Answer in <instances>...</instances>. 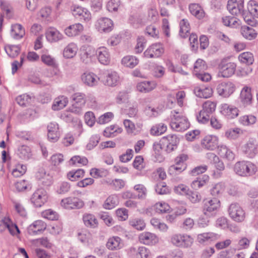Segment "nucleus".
Listing matches in <instances>:
<instances>
[{
	"label": "nucleus",
	"instance_id": "nucleus-1",
	"mask_svg": "<svg viewBox=\"0 0 258 258\" xmlns=\"http://www.w3.org/2000/svg\"><path fill=\"white\" fill-rule=\"evenodd\" d=\"M235 173L241 176H249L254 175L257 171L256 166L252 163L247 161H239L235 163L234 167Z\"/></svg>",
	"mask_w": 258,
	"mask_h": 258
},
{
	"label": "nucleus",
	"instance_id": "nucleus-2",
	"mask_svg": "<svg viewBox=\"0 0 258 258\" xmlns=\"http://www.w3.org/2000/svg\"><path fill=\"white\" fill-rule=\"evenodd\" d=\"M216 107L215 102L209 100L206 101L203 104V109L197 116L198 121L202 123H207L210 119V115L215 111Z\"/></svg>",
	"mask_w": 258,
	"mask_h": 258
},
{
	"label": "nucleus",
	"instance_id": "nucleus-3",
	"mask_svg": "<svg viewBox=\"0 0 258 258\" xmlns=\"http://www.w3.org/2000/svg\"><path fill=\"white\" fill-rule=\"evenodd\" d=\"M171 118L170 125L171 128L177 132H182L187 130L189 126L187 119L177 112H175Z\"/></svg>",
	"mask_w": 258,
	"mask_h": 258
},
{
	"label": "nucleus",
	"instance_id": "nucleus-4",
	"mask_svg": "<svg viewBox=\"0 0 258 258\" xmlns=\"http://www.w3.org/2000/svg\"><path fill=\"white\" fill-rule=\"evenodd\" d=\"M228 213L230 218L235 222H241L245 219V211L237 203H233L230 205Z\"/></svg>",
	"mask_w": 258,
	"mask_h": 258
},
{
	"label": "nucleus",
	"instance_id": "nucleus-5",
	"mask_svg": "<svg viewBox=\"0 0 258 258\" xmlns=\"http://www.w3.org/2000/svg\"><path fill=\"white\" fill-rule=\"evenodd\" d=\"M48 195L46 191L43 188L36 189L31 196V203L36 208L42 206L47 201Z\"/></svg>",
	"mask_w": 258,
	"mask_h": 258
},
{
	"label": "nucleus",
	"instance_id": "nucleus-6",
	"mask_svg": "<svg viewBox=\"0 0 258 258\" xmlns=\"http://www.w3.org/2000/svg\"><path fill=\"white\" fill-rule=\"evenodd\" d=\"M105 85L114 87L119 83V77L116 72L107 71L102 73L98 78Z\"/></svg>",
	"mask_w": 258,
	"mask_h": 258
},
{
	"label": "nucleus",
	"instance_id": "nucleus-7",
	"mask_svg": "<svg viewBox=\"0 0 258 258\" xmlns=\"http://www.w3.org/2000/svg\"><path fill=\"white\" fill-rule=\"evenodd\" d=\"M236 67V64L234 62L222 61L219 66L218 77L229 78L232 76L235 72Z\"/></svg>",
	"mask_w": 258,
	"mask_h": 258
},
{
	"label": "nucleus",
	"instance_id": "nucleus-8",
	"mask_svg": "<svg viewBox=\"0 0 258 258\" xmlns=\"http://www.w3.org/2000/svg\"><path fill=\"white\" fill-rule=\"evenodd\" d=\"M171 243L177 246L188 247L193 243V239L186 234H176L171 238Z\"/></svg>",
	"mask_w": 258,
	"mask_h": 258
},
{
	"label": "nucleus",
	"instance_id": "nucleus-9",
	"mask_svg": "<svg viewBox=\"0 0 258 258\" xmlns=\"http://www.w3.org/2000/svg\"><path fill=\"white\" fill-rule=\"evenodd\" d=\"M235 85L231 82H223L220 83L217 87V92L219 95L228 98L235 91Z\"/></svg>",
	"mask_w": 258,
	"mask_h": 258
},
{
	"label": "nucleus",
	"instance_id": "nucleus-10",
	"mask_svg": "<svg viewBox=\"0 0 258 258\" xmlns=\"http://www.w3.org/2000/svg\"><path fill=\"white\" fill-rule=\"evenodd\" d=\"M164 52L163 45L160 43H154L150 45L144 52L146 58H157L161 56Z\"/></svg>",
	"mask_w": 258,
	"mask_h": 258
},
{
	"label": "nucleus",
	"instance_id": "nucleus-11",
	"mask_svg": "<svg viewBox=\"0 0 258 258\" xmlns=\"http://www.w3.org/2000/svg\"><path fill=\"white\" fill-rule=\"evenodd\" d=\"M243 154L249 158H253L257 153V143L256 140L250 138L241 147Z\"/></svg>",
	"mask_w": 258,
	"mask_h": 258
},
{
	"label": "nucleus",
	"instance_id": "nucleus-12",
	"mask_svg": "<svg viewBox=\"0 0 258 258\" xmlns=\"http://www.w3.org/2000/svg\"><path fill=\"white\" fill-rule=\"evenodd\" d=\"M220 207V201L217 198H213L204 201L203 211L205 215L210 216L214 213Z\"/></svg>",
	"mask_w": 258,
	"mask_h": 258
},
{
	"label": "nucleus",
	"instance_id": "nucleus-13",
	"mask_svg": "<svg viewBox=\"0 0 258 258\" xmlns=\"http://www.w3.org/2000/svg\"><path fill=\"white\" fill-rule=\"evenodd\" d=\"M227 8L232 15L240 16L244 11V0H228Z\"/></svg>",
	"mask_w": 258,
	"mask_h": 258
},
{
	"label": "nucleus",
	"instance_id": "nucleus-14",
	"mask_svg": "<svg viewBox=\"0 0 258 258\" xmlns=\"http://www.w3.org/2000/svg\"><path fill=\"white\" fill-rule=\"evenodd\" d=\"M178 138L175 135H169L163 137L161 142L162 145L165 147L167 152L170 153L173 151L179 143Z\"/></svg>",
	"mask_w": 258,
	"mask_h": 258
},
{
	"label": "nucleus",
	"instance_id": "nucleus-15",
	"mask_svg": "<svg viewBox=\"0 0 258 258\" xmlns=\"http://www.w3.org/2000/svg\"><path fill=\"white\" fill-rule=\"evenodd\" d=\"M239 99L243 107L251 105L253 101L251 88L244 86L241 90Z\"/></svg>",
	"mask_w": 258,
	"mask_h": 258
},
{
	"label": "nucleus",
	"instance_id": "nucleus-16",
	"mask_svg": "<svg viewBox=\"0 0 258 258\" xmlns=\"http://www.w3.org/2000/svg\"><path fill=\"white\" fill-rule=\"evenodd\" d=\"M72 11L73 15L77 18L82 19L85 22H89L91 20V14L86 8L74 6L72 8Z\"/></svg>",
	"mask_w": 258,
	"mask_h": 258
},
{
	"label": "nucleus",
	"instance_id": "nucleus-17",
	"mask_svg": "<svg viewBox=\"0 0 258 258\" xmlns=\"http://www.w3.org/2000/svg\"><path fill=\"white\" fill-rule=\"evenodd\" d=\"M96 29L100 32H109L111 31L113 27L112 20L107 18H101L95 23Z\"/></svg>",
	"mask_w": 258,
	"mask_h": 258
},
{
	"label": "nucleus",
	"instance_id": "nucleus-18",
	"mask_svg": "<svg viewBox=\"0 0 258 258\" xmlns=\"http://www.w3.org/2000/svg\"><path fill=\"white\" fill-rule=\"evenodd\" d=\"M61 205L65 209H73L81 208L83 206L84 204L77 198L68 197L61 200Z\"/></svg>",
	"mask_w": 258,
	"mask_h": 258
},
{
	"label": "nucleus",
	"instance_id": "nucleus-19",
	"mask_svg": "<svg viewBox=\"0 0 258 258\" xmlns=\"http://www.w3.org/2000/svg\"><path fill=\"white\" fill-rule=\"evenodd\" d=\"M47 137L52 142H56L60 137L58 124L55 122H51L47 125Z\"/></svg>",
	"mask_w": 258,
	"mask_h": 258
},
{
	"label": "nucleus",
	"instance_id": "nucleus-20",
	"mask_svg": "<svg viewBox=\"0 0 258 258\" xmlns=\"http://www.w3.org/2000/svg\"><path fill=\"white\" fill-rule=\"evenodd\" d=\"M47 40L50 43L57 42L63 38V35L54 27L48 28L45 33Z\"/></svg>",
	"mask_w": 258,
	"mask_h": 258
},
{
	"label": "nucleus",
	"instance_id": "nucleus-21",
	"mask_svg": "<svg viewBox=\"0 0 258 258\" xmlns=\"http://www.w3.org/2000/svg\"><path fill=\"white\" fill-rule=\"evenodd\" d=\"M218 139L215 136H207L202 141V147L209 150H214L218 147Z\"/></svg>",
	"mask_w": 258,
	"mask_h": 258
},
{
	"label": "nucleus",
	"instance_id": "nucleus-22",
	"mask_svg": "<svg viewBox=\"0 0 258 258\" xmlns=\"http://www.w3.org/2000/svg\"><path fill=\"white\" fill-rule=\"evenodd\" d=\"M221 113L228 118H234L238 115L239 110L234 106L223 104L221 105Z\"/></svg>",
	"mask_w": 258,
	"mask_h": 258
},
{
	"label": "nucleus",
	"instance_id": "nucleus-23",
	"mask_svg": "<svg viewBox=\"0 0 258 258\" xmlns=\"http://www.w3.org/2000/svg\"><path fill=\"white\" fill-rule=\"evenodd\" d=\"M84 27L80 23H75L67 27L64 32L68 37H75L79 35L83 30Z\"/></svg>",
	"mask_w": 258,
	"mask_h": 258
},
{
	"label": "nucleus",
	"instance_id": "nucleus-24",
	"mask_svg": "<svg viewBox=\"0 0 258 258\" xmlns=\"http://www.w3.org/2000/svg\"><path fill=\"white\" fill-rule=\"evenodd\" d=\"M139 240L145 244L153 245L158 242V238L154 234L150 232H144L140 235Z\"/></svg>",
	"mask_w": 258,
	"mask_h": 258
},
{
	"label": "nucleus",
	"instance_id": "nucleus-25",
	"mask_svg": "<svg viewBox=\"0 0 258 258\" xmlns=\"http://www.w3.org/2000/svg\"><path fill=\"white\" fill-rule=\"evenodd\" d=\"M46 228V224L41 220H37L30 225L28 228V232L30 234H37L44 231Z\"/></svg>",
	"mask_w": 258,
	"mask_h": 258
},
{
	"label": "nucleus",
	"instance_id": "nucleus-26",
	"mask_svg": "<svg viewBox=\"0 0 258 258\" xmlns=\"http://www.w3.org/2000/svg\"><path fill=\"white\" fill-rule=\"evenodd\" d=\"M195 94L199 98H210L213 94V90L210 87H196L194 90Z\"/></svg>",
	"mask_w": 258,
	"mask_h": 258
},
{
	"label": "nucleus",
	"instance_id": "nucleus-27",
	"mask_svg": "<svg viewBox=\"0 0 258 258\" xmlns=\"http://www.w3.org/2000/svg\"><path fill=\"white\" fill-rule=\"evenodd\" d=\"M99 61L103 64H107L110 61V55L107 49L105 47L98 48L96 50Z\"/></svg>",
	"mask_w": 258,
	"mask_h": 258
},
{
	"label": "nucleus",
	"instance_id": "nucleus-28",
	"mask_svg": "<svg viewBox=\"0 0 258 258\" xmlns=\"http://www.w3.org/2000/svg\"><path fill=\"white\" fill-rule=\"evenodd\" d=\"M96 75L92 73H84L81 77L83 83L86 85L92 87L97 84L99 80Z\"/></svg>",
	"mask_w": 258,
	"mask_h": 258
},
{
	"label": "nucleus",
	"instance_id": "nucleus-29",
	"mask_svg": "<svg viewBox=\"0 0 258 258\" xmlns=\"http://www.w3.org/2000/svg\"><path fill=\"white\" fill-rule=\"evenodd\" d=\"M11 36L15 39L22 38L25 34L24 28L19 24H15L11 26Z\"/></svg>",
	"mask_w": 258,
	"mask_h": 258
},
{
	"label": "nucleus",
	"instance_id": "nucleus-30",
	"mask_svg": "<svg viewBox=\"0 0 258 258\" xmlns=\"http://www.w3.org/2000/svg\"><path fill=\"white\" fill-rule=\"evenodd\" d=\"M94 49L89 46L82 49L80 53L81 61L85 63H89L91 61V57L94 55Z\"/></svg>",
	"mask_w": 258,
	"mask_h": 258
},
{
	"label": "nucleus",
	"instance_id": "nucleus-31",
	"mask_svg": "<svg viewBox=\"0 0 258 258\" xmlns=\"http://www.w3.org/2000/svg\"><path fill=\"white\" fill-rule=\"evenodd\" d=\"M156 83L154 81H144L139 83L137 85V90L141 92H148L156 87Z\"/></svg>",
	"mask_w": 258,
	"mask_h": 258
},
{
	"label": "nucleus",
	"instance_id": "nucleus-32",
	"mask_svg": "<svg viewBox=\"0 0 258 258\" xmlns=\"http://www.w3.org/2000/svg\"><path fill=\"white\" fill-rule=\"evenodd\" d=\"M240 33L244 38L249 40L255 39L257 36V33L252 27L246 26L241 27Z\"/></svg>",
	"mask_w": 258,
	"mask_h": 258
},
{
	"label": "nucleus",
	"instance_id": "nucleus-33",
	"mask_svg": "<svg viewBox=\"0 0 258 258\" xmlns=\"http://www.w3.org/2000/svg\"><path fill=\"white\" fill-rule=\"evenodd\" d=\"M2 223L8 229L12 235H16L20 233V230L17 225L14 224L9 217H5L2 220Z\"/></svg>",
	"mask_w": 258,
	"mask_h": 258
},
{
	"label": "nucleus",
	"instance_id": "nucleus-34",
	"mask_svg": "<svg viewBox=\"0 0 258 258\" xmlns=\"http://www.w3.org/2000/svg\"><path fill=\"white\" fill-rule=\"evenodd\" d=\"M189 10L193 16L199 19H201L205 16V12L199 4H191L189 5Z\"/></svg>",
	"mask_w": 258,
	"mask_h": 258
},
{
	"label": "nucleus",
	"instance_id": "nucleus-35",
	"mask_svg": "<svg viewBox=\"0 0 258 258\" xmlns=\"http://www.w3.org/2000/svg\"><path fill=\"white\" fill-rule=\"evenodd\" d=\"M68 103V99L64 96H59L54 100L52 106L53 110H59L63 108Z\"/></svg>",
	"mask_w": 258,
	"mask_h": 258
},
{
	"label": "nucleus",
	"instance_id": "nucleus-36",
	"mask_svg": "<svg viewBox=\"0 0 258 258\" xmlns=\"http://www.w3.org/2000/svg\"><path fill=\"white\" fill-rule=\"evenodd\" d=\"M78 46L74 43L69 44L64 49L63 54L67 58H73L75 56L78 51Z\"/></svg>",
	"mask_w": 258,
	"mask_h": 258
},
{
	"label": "nucleus",
	"instance_id": "nucleus-37",
	"mask_svg": "<svg viewBox=\"0 0 258 258\" xmlns=\"http://www.w3.org/2000/svg\"><path fill=\"white\" fill-rule=\"evenodd\" d=\"M225 186L222 182H219L213 185L210 189V194L214 198H218L222 196L224 191Z\"/></svg>",
	"mask_w": 258,
	"mask_h": 258
},
{
	"label": "nucleus",
	"instance_id": "nucleus-38",
	"mask_svg": "<svg viewBox=\"0 0 258 258\" xmlns=\"http://www.w3.org/2000/svg\"><path fill=\"white\" fill-rule=\"evenodd\" d=\"M84 224L88 227L95 228L98 225V221L95 216L91 214H85L83 217Z\"/></svg>",
	"mask_w": 258,
	"mask_h": 258
},
{
	"label": "nucleus",
	"instance_id": "nucleus-39",
	"mask_svg": "<svg viewBox=\"0 0 258 258\" xmlns=\"http://www.w3.org/2000/svg\"><path fill=\"white\" fill-rule=\"evenodd\" d=\"M121 128L117 125H112L106 127L103 132L104 136L108 138L114 137L122 132Z\"/></svg>",
	"mask_w": 258,
	"mask_h": 258
},
{
	"label": "nucleus",
	"instance_id": "nucleus-40",
	"mask_svg": "<svg viewBox=\"0 0 258 258\" xmlns=\"http://www.w3.org/2000/svg\"><path fill=\"white\" fill-rule=\"evenodd\" d=\"M118 203V196L116 195H112L105 200L103 207L106 209L110 210L115 207Z\"/></svg>",
	"mask_w": 258,
	"mask_h": 258
},
{
	"label": "nucleus",
	"instance_id": "nucleus-41",
	"mask_svg": "<svg viewBox=\"0 0 258 258\" xmlns=\"http://www.w3.org/2000/svg\"><path fill=\"white\" fill-rule=\"evenodd\" d=\"M122 64L126 67L133 68L139 63V59L135 56L127 55L121 60Z\"/></svg>",
	"mask_w": 258,
	"mask_h": 258
},
{
	"label": "nucleus",
	"instance_id": "nucleus-42",
	"mask_svg": "<svg viewBox=\"0 0 258 258\" xmlns=\"http://www.w3.org/2000/svg\"><path fill=\"white\" fill-rule=\"evenodd\" d=\"M219 154L224 159L232 161L235 158L234 154L226 146H220L219 150Z\"/></svg>",
	"mask_w": 258,
	"mask_h": 258
},
{
	"label": "nucleus",
	"instance_id": "nucleus-43",
	"mask_svg": "<svg viewBox=\"0 0 258 258\" xmlns=\"http://www.w3.org/2000/svg\"><path fill=\"white\" fill-rule=\"evenodd\" d=\"M5 50L10 57L14 58L19 54L21 48L19 45L6 44Z\"/></svg>",
	"mask_w": 258,
	"mask_h": 258
},
{
	"label": "nucleus",
	"instance_id": "nucleus-44",
	"mask_svg": "<svg viewBox=\"0 0 258 258\" xmlns=\"http://www.w3.org/2000/svg\"><path fill=\"white\" fill-rule=\"evenodd\" d=\"M208 67L206 62L201 59H198L195 62L194 67V74L195 75L204 72Z\"/></svg>",
	"mask_w": 258,
	"mask_h": 258
},
{
	"label": "nucleus",
	"instance_id": "nucleus-45",
	"mask_svg": "<svg viewBox=\"0 0 258 258\" xmlns=\"http://www.w3.org/2000/svg\"><path fill=\"white\" fill-rule=\"evenodd\" d=\"M121 239L119 237H112L108 239L106 243L107 247L110 250H114L120 248Z\"/></svg>",
	"mask_w": 258,
	"mask_h": 258
},
{
	"label": "nucleus",
	"instance_id": "nucleus-46",
	"mask_svg": "<svg viewBox=\"0 0 258 258\" xmlns=\"http://www.w3.org/2000/svg\"><path fill=\"white\" fill-rule=\"evenodd\" d=\"M238 59L241 63L247 65L251 64L254 61L253 54L250 52L241 53L238 56Z\"/></svg>",
	"mask_w": 258,
	"mask_h": 258
},
{
	"label": "nucleus",
	"instance_id": "nucleus-47",
	"mask_svg": "<svg viewBox=\"0 0 258 258\" xmlns=\"http://www.w3.org/2000/svg\"><path fill=\"white\" fill-rule=\"evenodd\" d=\"M167 130V126L163 123L157 124L152 127L151 134L154 136H160L164 134Z\"/></svg>",
	"mask_w": 258,
	"mask_h": 258
},
{
	"label": "nucleus",
	"instance_id": "nucleus-48",
	"mask_svg": "<svg viewBox=\"0 0 258 258\" xmlns=\"http://www.w3.org/2000/svg\"><path fill=\"white\" fill-rule=\"evenodd\" d=\"M78 239L83 244L89 245L92 242L93 236L89 231H84L78 234Z\"/></svg>",
	"mask_w": 258,
	"mask_h": 258
},
{
	"label": "nucleus",
	"instance_id": "nucleus-49",
	"mask_svg": "<svg viewBox=\"0 0 258 258\" xmlns=\"http://www.w3.org/2000/svg\"><path fill=\"white\" fill-rule=\"evenodd\" d=\"M186 168V165L185 164L176 163L175 165H171L169 167L168 169V172L170 174H178Z\"/></svg>",
	"mask_w": 258,
	"mask_h": 258
},
{
	"label": "nucleus",
	"instance_id": "nucleus-50",
	"mask_svg": "<svg viewBox=\"0 0 258 258\" xmlns=\"http://www.w3.org/2000/svg\"><path fill=\"white\" fill-rule=\"evenodd\" d=\"M106 183L116 190L121 189L125 185V181L121 179H108L106 181Z\"/></svg>",
	"mask_w": 258,
	"mask_h": 258
},
{
	"label": "nucleus",
	"instance_id": "nucleus-51",
	"mask_svg": "<svg viewBox=\"0 0 258 258\" xmlns=\"http://www.w3.org/2000/svg\"><path fill=\"white\" fill-rule=\"evenodd\" d=\"M190 26L188 21L186 19H182L180 22V35L185 38L187 36V34L189 33Z\"/></svg>",
	"mask_w": 258,
	"mask_h": 258
},
{
	"label": "nucleus",
	"instance_id": "nucleus-52",
	"mask_svg": "<svg viewBox=\"0 0 258 258\" xmlns=\"http://www.w3.org/2000/svg\"><path fill=\"white\" fill-rule=\"evenodd\" d=\"M18 155L23 160H28L31 156L30 149L26 146H22L18 149Z\"/></svg>",
	"mask_w": 258,
	"mask_h": 258
},
{
	"label": "nucleus",
	"instance_id": "nucleus-53",
	"mask_svg": "<svg viewBox=\"0 0 258 258\" xmlns=\"http://www.w3.org/2000/svg\"><path fill=\"white\" fill-rule=\"evenodd\" d=\"M256 121V117L252 115H243L239 119V122L245 126L253 124Z\"/></svg>",
	"mask_w": 258,
	"mask_h": 258
},
{
	"label": "nucleus",
	"instance_id": "nucleus-54",
	"mask_svg": "<svg viewBox=\"0 0 258 258\" xmlns=\"http://www.w3.org/2000/svg\"><path fill=\"white\" fill-rule=\"evenodd\" d=\"M130 225L138 230H143L146 226L144 221L141 218H134L129 221Z\"/></svg>",
	"mask_w": 258,
	"mask_h": 258
},
{
	"label": "nucleus",
	"instance_id": "nucleus-55",
	"mask_svg": "<svg viewBox=\"0 0 258 258\" xmlns=\"http://www.w3.org/2000/svg\"><path fill=\"white\" fill-rule=\"evenodd\" d=\"M216 238V235L213 233H204L198 235L197 240L201 244L209 242Z\"/></svg>",
	"mask_w": 258,
	"mask_h": 258
},
{
	"label": "nucleus",
	"instance_id": "nucleus-56",
	"mask_svg": "<svg viewBox=\"0 0 258 258\" xmlns=\"http://www.w3.org/2000/svg\"><path fill=\"white\" fill-rule=\"evenodd\" d=\"M138 258H152L150 250L144 246L139 247L136 252Z\"/></svg>",
	"mask_w": 258,
	"mask_h": 258
},
{
	"label": "nucleus",
	"instance_id": "nucleus-57",
	"mask_svg": "<svg viewBox=\"0 0 258 258\" xmlns=\"http://www.w3.org/2000/svg\"><path fill=\"white\" fill-rule=\"evenodd\" d=\"M247 9L248 13L254 17L258 18V4L254 1H250L247 5Z\"/></svg>",
	"mask_w": 258,
	"mask_h": 258
},
{
	"label": "nucleus",
	"instance_id": "nucleus-58",
	"mask_svg": "<svg viewBox=\"0 0 258 258\" xmlns=\"http://www.w3.org/2000/svg\"><path fill=\"white\" fill-rule=\"evenodd\" d=\"M222 22L224 25L230 27H236L238 25L237 18L233 17H223L222 18Z\"/></svg>",
	"mask_w": 258,
	"mask_h": 258
},
{
	"label": "nucleus",
	"instance_id": "nucleus-59",
	"mask_svg": "<svg viewBox=\"0 0 258 258\" xmlns=\"http://www.w3.org/2000/svg\"><path fill=\"white\" fill-rule=\"evenodd\" d=\"M32 99L29 95L23 94L16 98V101L20 106H25L31 102Z\"/></svg>",
	"mask_w": 258,
	"mask_h": 258
},
{
	"label": "nucleus",
	"instance_id": "nucleus-60",
	"mask_svg": "<svg viewBox=\"0 0 258 258\" xmlns=\"http://www.w3.org/2000/svg\"><path fill=\"white\" fill-rule=\"evenodd\" d=\"M144 112L149 117L157 116L160 113L158 108H155L150 106H147L144 109Z\"/></svg>",
	"mask_w": 258,
	"mask_h": 258
},
{
	"label": "nucleus",
	"instance_id": "nucleus-61",
	"mask_svg": "<svg viewBox=\"0 0 258 258\" xmlns=\"http://www.w3.org/2000/svg\"><path fill=\"white\" fill-rule=\"evenodd\" d=\"M125 114L131 118H138L139 116V110L138 105L134 104L125 109Z\"/></svg>",
	"mask_w": 258,
	"mask_h": 258
},
{
	"label": "nucleus",
	"instance_id": "nucleus-62",
	"mask_svg": "<svg viewBox=\"0 0 258 258\" xmlns=\"http://www.w3.org/2000/svg\"><path fill=\"white\" fill-rule=\"evenodd\" d=\"M72 99L75 101L74 103L79 105H85L87 102L85 99V95L82 93H76L72 95Z\"/></svg>",
	"mask_w": 258,
	"mask_h": 258
},
{
	"label": "nucleus",
	"instance_id": "nucleus-63",
	"mask_svg": "<svg viewBox=\"0 0 258 258\" xmlns=\"http://www.w3.org/2000/svg\"><path fill=\"white\" fill-rule=\"evenodd\" d=\"M26 166L23 164H18L12 170V174L14 176L18 177L23 175L26 171Z\"/></svg>",
	"mask_w": 258,
	"mask_h": 258
},
{
	"label": "nucleus",
	"instance_id": "nucleus-64",
	"mask_svg": "<svg viewBox=\"0 0 258 258\" xmlns=\"http://www.w3.org/2000/svg\"><path fill=\"white\" fill-rule=\"evenodd\" d=\"M90 174L93 178H98L105 176L107 174V172L103 169L94 168L91 169Z\"/></svg>",
	"mask_w": 258,
	"mask_h": 258
}]
</instances>
